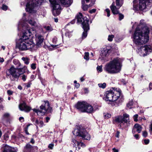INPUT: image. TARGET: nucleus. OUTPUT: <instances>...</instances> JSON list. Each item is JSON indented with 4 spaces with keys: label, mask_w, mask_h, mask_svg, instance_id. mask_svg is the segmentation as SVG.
Returning a JSON list of instances; mask_svg holds the SVG:
<instances>
[{
    "label": "nucleus",
    "mask_w": 152,
    "mask_h": 152,
    "mask_svg": "<svg viewBox=\"0 0 152 152\" xmlns=\"http://www.w3.org/2000/svg\"><path fill=\"white\" fill-rule=\"evenodd\" d=\"M134 128L136 129V131L138 133H140L142 129V127L140 125L136 124H135L134 126Z\"/></svg>",
    "instance_id": "5701e85b"
},
{
    "label": "nucleus",
    "mask_w": 152,
    "mask_h": 152,
    "mask_svg": "<svg viewBox=\"0 0 152 152\" xmlns=\"http://www.w3.org/2000/svg\"><path fill=\"white\" fill-rule=\"evenodd\" d=\"M44 28L47 31H51L52 30L51 28L49 26H45Z\"/></svg>",
    "instance_id": "a19ab883"
},
{
    "label": "nucleus",
    "mask_w": 152,
    "mask_h": 152,
    "mask_svg": "<svg viewBox=\"0 0 152 152\" xmlns=\"http://www.w3.org/2000/svg\"><path fill=\"white\" fill-rule=\"evenodd\" d=\"M97 69L99 72H101L102 71V66H98L97 67Z\"/></svg>",
    "instance_id": "79ce46f5"
},
{
    "label": "nucleus",
    "mask_w": 152,
    "mask_h": 152,
    "mask_svg": "<svg viewBox=\"0 0 152 152\" xmlns=\"http://www.w3.org/2000/svg\"><path fill=\"white\" fill-rule=\"evenodd\" d=\"M149 88L150 90L152 89V83H150L149 85Z\"/></svg>",
    "instance_id": "680f3d73"
},
{
    "label": "nucleus",
    "mask_w": 152,
    "mask_h": 152,
    "mask_svg": "<svg viewBox=\"0 0 152 152\" xmlns=\"http://www.w3.org/2000/svg\"><path fill=\"white\" fill-rule=\"evenodd\" d=\"M26 76L25 75H23L22 76V79L23 81H25L26 80Z\"/></svg>",
    "instance_id": "6e6d98bb"
},
{
    "label": "nucleus",
    "mask_w": 152,
    "mask_h": 152,
    "mask_svg": "<svg viewBox=\"0 0 152 152\" xmlns=\"http://www.w3.org/2000/svg\"><path fill=\"white\" fill-rule=\"evenodd\" d=\"M133 102L132 100H131L127 104V106L129 108H131L130 106L133 104Z\"/></svg>",
    "instance_id": "c756f323"
},
{
    "label": "nucleus",
    "mask_w": 152,
    "mask_h": 152,
    "mask_svg": "<svg viewBox=\"0 0 152 152\" xmlns=\"http://www.w3.org/2000/svg\"><path fill=\"white\" fill-rule=\"evenodd\" d=\"M72 133L75 136L81 137L84 140H89L90 139L88 134L85 129L79 130L78 129H76Z\"/></svg>",
    "instance_id": "0eeeda50"
},
{
    "label": "nucleus",
    "mask_w": 152,
    "mask_h": 152,
    "mask_svg": "<svg viewBox=\"0 0 152 152\" xmlns=\"http://www.w3.org/2000/svg\"><path fill=\"white\" fill-rule=\"evenodd\" d=\"M111 10L113 14H117L119 13L118 8L115 6L114 3H113L110 7Z\"/></svg>",
    "instance_id": "412c9836"
},
{
    "label": "nucleus",
    "mask_w": 152,
    "mask_h": 152,
    "mask_svg": "<svg viewBox=\"0 0 152 152\" xmlns=\"http://www.w3.org/2000/svg\"><path fill=\"white\" fill-rule=\"evenodd\" d=\"M2 9L4 10H6L8 9V7L7 6L3 4L1 7Z\"/></svg>",
    "instance_id": "ea45409f"
},
{
    "label": "nucleus",
    "mask_w": 152,
    "mask_h": 152,
    "mask_svg": "<svg viewBox=\"0 0 152 152\" xmlns=\"http://www.w3.org/2000/svg\"><path fill=\"white\" fill-rule=\"evenodd\" d=\"M86 106L85 108V110L84 112H87L91 113L93 112L94 110L93 107L90 104L87 103V105Z\"/></svg>",
    "instance_id": "4be33fe9"
},
{
    "label": "nucleus",
    "mask_w": 152,
    "mask_h": 152,
    "mask_svg": "<svg viewBox=\"0 0 152 152\" xmlns=\"http://www.w3.org/2000/svg\"><path fill=\"white\" fill-rule=\"evenodd\" d=\"M31 68L32 69H36V68L35 64H32L31 65Z\"/></svg>",
    "instance_id": "3c124183"
},
{
    "label": "nucleus",
    "mask_w": 152,
    "mask_h": 152,
    "mask_svg": "<svg viewBox=\"0 0 152 152\" xmlns=\"http://www.w3.org/2000/svg\"><path fill=\"white\" fill-rule=\"evenodd\" d=\"M1 151L2 152H17V149L6 145L2 147Z\"/></svg>",
    "instance_id": "ddd939ff"
},
{
    "label": "nucleus",
    "mask_w": 152,
    "mask_h": 152,
    "mask_svg": "<svg viewBox=\"0 0 152 152\" xmlns=\"http://www.w3.org/2000/svg\"><path fill=\"white\" fill-rule=\"evenodd\" d=\"M61 4L65 6L66 7H68L70 6L72 3V0H59Z\"/></svg>",
    "instance_id": "aec40b11"
},
{
    "label": "nucleus",
    "mask_w": 152,
    "mask_h": 152,
    "mask_svg": "<svg viewBox=\"0 0 152 152\" xmlns=\"http://www.w3.org/2000/svg\"><path fill=\"white\" fill-rule=\"evenodd\" d=\"M105 96L104 98L106 101H115L117 100L121 95V92L120 91L113 90L107 91L104 95Z\"/></svg>",
    "instance_id": "39448f33"
},
{
    "label": "nucleus",
    "mask_w": 152,
    "mask_h": 152,
    "mask_svg": "<svg viewBox=\"0 0 152 152\" xmlns=\"http://www.w3.org/2000/svg\"><path fill=\"white\" fill-rule=\"evenodd\" d=\"M50 118L49 117H47L46 118V120L47 122H48V121L50 120Z\"/></svg>",
    "instance_id": "338daca9"
},
{
    "label": "nucleus",
    "mask_w": 152,
    "mask_h": 152,
    "mask_svg": "<svg viewBox=\"0 0 152 152\" xmlns=\"http://www.w3.org/2000/svg\"><path fill=\"white\" fill-rule=\"evenodd\" d=\"M24 119V118L22 117H20L19 118V120L21 122H23V121L24 120H23Z\"/></svg>",
    "instance_id": "13d9d810"
},
{
    "label": "nucleus",
    "mask_w": 152,
    "mask_h": 152,
    "mask_svg": "<svg viewBox=\"0 0 152 152\" xmlns=\"http://www.w3.org/2000/svg\"><path fill=\"white\" fill-rule=\"evenodd\" d=\"M38 4L37 1L36 0H33L27 3L26 5V10L27 11L31 13L34 7Z\"/></svg>",
    "instance_id": "9d476101"
},
{
    "label": "nucleus",
    "mask_w": 152,
    "mask_h": 152,
    "mask_svg": "<svg viewBox=\"0 0 152 152\" xmlns=\"http://www.w3.org/2000/svg\"><path fill=\"white\" fill-rule=\"evenodd\" d=\"M85 55L84 56V58L86 60L89 59V53L87 52H86L85 53Z\"/></svg>",
    "instance_id": "c9c22d12"
},
{
    "label": "nucleus",
    "mask_w": 152,
    "mask_h": 152,
    "mask_svg": "<svg viewBox=\"0 0 152 152\" xmlns=\"http://www.w3.org/2000/svg\"><path fill=\"white\" fill-rule=\"evenodd\" d=\"M143 141L145 145H147L149 143V140L148 139H145Z\"/></svg>",
    "instance_id": "09e8293b"
},
{
    "label": "nucleus",
    "mask_w": 152,
    "mask_h": 152,
    "mask_svg": "<svg viewBox=\"0 0 152 152\" xmlns=\"http://www.w3.org/2000/svg\"><path fill=\"white\" fill-rule=\"evenodd\" d=\"M19 107L21 110L23 111L26 112H29L31 109V108L27 106L24 102H23V103H20L19 105Z\"/></svg>",
    "instance_id": "4468645a"
},
{
    "label": "nucleus",
    "mask_w": 152,
    "mask_h": 152,
    "mask_svg": "<svg viewBox=\"0 0 152 152\" xmlns=\"http://www.w3.org/2000/svg\"><path fill=\"white\" fill-rule=\"evenodd\" d=\"M141 49L142 51H144L146 54H148V51L151 52L152 51L151 47L150 45H146L142 47Z\"/></svg>",
    "instance_id": "6ab92c4d"
},
{
    "label": "nucleus",
    "mask_w": 152,
    "mask_h": 152,
    "mask_svg": "<svg viewBox=\"0 0 152 152\" xmlns=\"http://www.w3.org/2000/svg\"><path fill=\"white\" fill-rule=\"evenodd\" d=\"M75 87L78 88L80 86V84L79 83H76L75 86Z\"/></svg>",
    "instance_id": "e2e57ef3"
},
{
    "label": "nucleus",
    "mask_w": 152,
    "mask_h": 152,
    "mask_svg": "<svg viewBox=\"0 0 152 152\" xmlns=\"http://www.w3.org/2000/svg\"><path fill=\"white\" fill-rule=\"evenodd\" d=\"M77 22L80 23L82 25L84 32L82 34V38H85L87 36V32L90 29L89 24V20L86 17H83L82 14L79 13L76 16Z\"/></svg>",
    "instance_id": "20e7f679"
},
{
    "label": "nucleus",
    "mask_w": 152,
    "mask_h": 152,
    "mask_svg": "<svg viewBox=\"0 0 152 152\" xmlns=\"http://www.w3.org/2000/svg\"><path fill=\"white\" fill-rule=\"evenodd\" d=\"M105 118H110L111 117V115L110 114H107L104 115Z\"/></svg>",
    "instance_id": "864d4df0"
},
{
    "label": "nucleus",
    "mask_w": 152,
    "mask_h": 152,
    "mask_svg": "<svg viewBox=\"0 0 152 152\" xmlns=\"http://www.w3.org/2000/svg\"><path fill=\"white\" fill-rule=\"evenodd\" d=\"M49 1L51 4L53 5V9L61 10L60 5L57 2L56 0H49Z\"/></svg>",
    "instance_id": "f3484780"
},
{
    "label": "nucleus",
    "mask_w": 152,
    "mask_h": 152,
    "mask_svg": "<svg viewBox=\"0 0 152 152\" xmlns=\"http://www.w3.org/2000/svg\"><path fill=\"white\" fill-rule=\"evenodd\" d=\"M29 126V125H27V128H25V132L26 133V134H29L28 132V131H27V128H28V127Z\"/></svg>",
    "instance_id": "4d7b16f0"
},
{
    "label": "nucleus",
    "mask_w": 152,
    "mask_h": 152,
    "mask_svg": "<svg viewBox=\"0 0 152 152\" xmlns=\"http://www.w3.org/2000/svg\"><path fill=\"white\" fill-rule=\"evenodd\" d=\"M77 145L78 146V148L79 149L80 148V146L84 147H85V145L83 143L79 142H78Z\"/></svg>",
    "instance_id": "72a5a7b5"
},
{
    "label": "nucleus",
    "mask_w": 152,
    "mask_h": 152,
    "mask_svg": "<svg viewBox=\"0 0 152 152\" xmlns=\"http://www.w3.org/2000/svg\"><path fill=\"white\" fill-rule=\"evenodd\" d=\"M17 69V68L12 67L9 70L10 73L14 78H18L19 77V74H18Z\"/></svg>",
    "instance_id": "dca6fc26"
},
{
    "label": "nucleus",
    "mask_w": 152,
    "mask_h": 152,
    "mask_svg": "<svg viewBox=\"0 0 152 152\" xmlns=\"http://www.w3.org/2000/svg\"><path fill=\"white\" fill-rule=\"evenodd\" d=\"M121 66L120 59L116 58L107 63L105 66L104 69L108 73L115 74L120 71Z\"/></svg>",
    "instance_id": "7ed1b4c3"
},
{
    "label": "nucleus",
    "mask_w": 152,
    "mask_h": 152,
    "mask_svg": "<svg viewBox=\"0 0 152 152\" xmlns=\"http://www.w3.org/2000/svg\"><path fill=\"white\" fill-rule=\"evenodd\" d=\"M129 115L126 114H124L123 116L121 115L116 116L114 118L113 123L114 122L116 123H120V124L123 123V122L127 123L129 120Z\"/></svg>",
    "instance_id": "1a4fd4ad"
},
{
    "label": "nucleus",
    "mask_w": 152,
    "mask_h": 152,
    "mask_svg": "<svg viewBox=\"0 0 152 152\" xmlns=\"http://www.w3.org/2000/svg\"><path fill=\"white\" fill-rule=\"evenodd\" d=\"M22 59L24 62L25 64H28L29 63V59L27 58L22 57Z\"/></svg>",
    "instance_id": "c85d7f7f"
},
{
    "label": "nucleus",
    "mask_w": 152,
    "mask_h": 152,
    "mask_svg": "<svg viewBox=\"0 0 152 152\" xmlns=\"http://www.w3.org/2000/svg\"><path fill=\"white\" fill-rule=\"evenodd\" d=\"M138 115L137 114L135 115L134 116V121H137L138 120L137 118H138Z\"/></svg>",
    "instance_id": "de8ad7c7"
},
{
    "label": "nucleus",
    "mask_w": 152,
    "mask_h": 152,
    "mask_svg": "<svg viewBox=\"0 0 152 152\" xmlns=\"http://www.w3.org/2000/svg\"><path fill=\"white\" fill-rule=\"evenodd\" d=\"M149 29L147 27H144L142 31L137 27L133 35L134 42L137 45L146 43L149 40Z\"/></svg>",
    "instance_id": "f257e3e1"
},
{
    "label": "nucleus",
    "mask_w": 152,
    "mask_h": 152,
    "mask_svg": "<svg viewBox=\"0 0 152 152\" xmlns=\"http://www.w3.org/2000/svg\"><path fill=\"white\" fill-rule=\"evenodd\" d=\"M152 5V0H139V9L140 10L149 9Z\"/></svg>",
    "instance_id": "6e6552de"
},
{
    "label": "nucleus",
    "mask_w": 152,
    "mask_h": 152,
    "mask_svg": "<svg viewBox=\"0 0 152 152\" xmlns=\"http://www.w3.org/2000/svg\"><path fill=\"white\" fill-rule=\"evenodd\" d=\"M72 142L74 143V147H75L76 148V150L77 149V147H76V146H77L78 143L79 142L77 141L76 140H75V139H72Z\"/></svg>",
    "instance_id": "f704fd0d"
},
{
    "label": "nucleus",
    "mask_w": 152,
    "mask_h": 152,
    "mask_svg": "<svg viewBox=\"0 0 152 152\" xmlns=\"http://www.w3.org/2000/svg\"><path fill=\"white\" fill-rule=\"evenodd\" d=\"M30 142L32 143L33 144H34V143L35 142V141H34V139H33V138H31V140L30 141Z\"/></svg>",
    "instance_id": "052dcab7"
},
{
    "label": "nucleus",
    "mask_w": 152,
    "mask_h": 152,
    "mask_svg": "<svg viewBox=\"0 0 152 152\" xmlns=\"http://www.w3.org/2000/svg\"><path fill=\"white\" fill-rule=\"evenodd\" d=\"M36 45L37 46L39 47L41 45L43 41L44 38L42 36L39 35H35Z\"/></svg>",
    "instance_id": "2eb2a0df"
},
{
    "label": "nucleus",
    "mask_w": 152,
    "mask_h": 152,
    "mask_svg": "<svg viewBox=\"0 0 152 152\" xmlns=\"http://www.w3.org/2000/svg\"><path fill=\"white\" fill-rule=\"evenodd\" d=\"M118 14L119 15V20H121L124 18V16L123 15L119 12Z\"/></svg>",
    "instance_id": "e433bc0d"
},
{
    "label": "nucleus",
    "mask_w": 152,
    "mask_h": 152,
    "mask_svg": "<svg viewBox=\"0 0 152 152\" xmlns=\"http://www.w3.org/2000/svg\"><path fill=\"white\" fill-rule=\"evenodd\" d=\"M119 134L120 132L118 131H117L115 136L117 137H119Z\"/></svg>",
    "instance_id": "bf43d9fd"
},
{
    "label": "nucleus",
    "mask_w": 152,
    "mask_h": 152,
    "mask_svg": "<svg viewBox=\"0 0 152 152\" xmlns=\"http://www.w3.org/2000/svg\"><path fill=\"white\" fill-rule=\"evenodd\" d=\"M113 150L114 152H118V150L116 149L115 148H114L113 149Z\"/></svg>",
    "instance_id": "0e129e2a"
},
{
    "label": "nucleus",
    "mask_w": 152,
    "mask_h": 152,
    "mask_svg": "<svg viewBox=\"0 0 152 152\" xmlns=\"http://www.w3.org/2000/svg\"><path fill=\"white\" fill-rule=\"evenodd\" d=\"M28 33L29 34V36L30 33L28 30L23 33L21 38L17 43V47L21 50H28L32 48L34 46V44L29 39Z\"/></svg>",
    "instance_id": "f03ea898"
},
{
    "label": "nucleus",
    "mask_w": 152,
    "mask_h": 152,
    "mask_svg": "<svg viewBox=\"0 0 152 152\" xmlns=\"http://www.w3.org/2000/svg\"><path fill=\"white\" fill-rule=\"evenodd\" d=\"M86 105H87V103L85 102H78L75 105V107L79 111L84 112Z\"/></svg>",
    "instance_id": "f8f14e48"
},
{
    "label": "nucleus",
    "mask_w": 152,
    "mask_h": 152,
    "mask_svg": "<svg viewBox=\"0 0 152 152\" xmlns=\"http://www.w3.org/2000/svg\"><path fill=\"white\" fill-rule=\"evenodd\" d=\"M56 38H54L53 39V43H56Z\"/></svg>",
    "instance_id": "774afa93"
},
{
    "label": "nucleus",
    "mask_w": 152,
    "mask_h": 152,
    "mask_svg": "<svg viewBox=\"0 0 152 152\" xmlns=\"http://www.w3.org/2000/svg\"><path fill=\"white\" fill-rule=\"evenodd\" d=\"M60 10L58 9H53V13L54 16L58 15L60 13Z\"/></svg>",
    "instance_id": "a878e982"
},
{
    "label": "nucleus",
    "mask_w": 152,
    "mask_h": 152,
    "mask_svg": "<svg viewBox=\"0 0 152 152\" xmlns=\"http://www.w3.org/2000/svg\"><path fill=\"white\" fill-rule=\"evenodd\" d=\"M123 0H116V5L119 8L121 7L123 4Z\"/></svg>",
    "instance_id": "b1692460"
},
{
    "label": "nucleus",
    "mask_w": 152,
    "mask_h": 152,
    "mask_svg": "<svg viewBox=\"0 0 152 152\" xmlns=\"http://www.w3.org/2000/svg\"><path fill=\"white\" fill-rule=\"evenodd\" d=\"M29 23L32 26H34L35 24H36V22L33 19H31L29 20Z\"/></svg>",
    "instance_id": "473e14b6"
},
{
    "label": "nucleus",
    "mask_w": 152,
    "mask_h": 152,
    "mask_svg": "<svg viewBox=\"0 0 152 152\" xmlns=\"http://www.w3.org/2000/svg\"><path fill=\"white\" fill-rule=\"evenodd\" d=\"M34 148L33 146L31 145L29 143H27L24 147L23 152H32Z\"/></svg>",
    "instance_id": "a211bd4d"
},
{
    "label": "nucleus",
    "mask_w": 152,
    "mask_h": 152,
    "mask_svg": "<svg viewBox=\"0 0 152 152\" xmlns=\"http://www.w3.org/2000/svg\"><path fill=\"white\" fill-rule=\"evenodd\" d=\"M39 124H40L39 126L42 127L44 125V123L42 121H40L39 122Z\"/></svg>",
    "instance_id": "8fccbe9b"
},
{
    "label": "nucleus",
    "mask_w": 152,
    "mask_h": 152,
    "mask_svg": "<svg viewBox=\"0 0 152 152\" xmlns=\"http://www.w3.org/2000/svg\"><path fill=\"white\" fill-rule=\"evenodd\" d=\"M39 122L38 119H36L35 122L34 123V124L36 125V126L37 127V125H38L39 124Z\"/></svg>",
    "instance_id": "37998d69"
},
{
    "label": "nucleus",
    "mask_w": 152,
    "mask_h": 152,
    "mask_svg": "<svg viewBox=\"0 0 152 152\" xmlns=\"http://www.w3.org/2000/svg\"><path fill=\"white\" fill-rule=\"evenodd\" d=\"M98 86L99 87L101 88H104L106 86V84L105 83H99L98 84Z\"/></svg>",
    "instance_id": "7c9ffc66"
},
{
    "label": "nucleus",
    "mask_w": 152,
    "mask_h": 152,
    "mask_svg": "<svg viewBox=\"0 0 152 152\" xmlns=\"http://www.w3.org/2000/svg\"><path fill=\"white\" fill-rule=\"evenodd\" d=\"M110 52V48L107 46L103 48L100 54L102 59L104 60L105 57L107 56Z\"/></svg>",
    "instance_id": "9b49d317"
},
{
    "label": "nucleus",
    "mask_w": 152,
    "mask_h": 152,
    "mask_svg": "<svg viewBox=\"0 0 152 152\" xmlns=\"http://www.w3.org/2000/svg\"><path fill=\"white\" fill-rule=\"evenodd\" d=\"M17 70L18 71V74H19V77L20 75L22 74L25 72L23 68H17Z\"/></svg>",
    "instance_id": "bb28decb"
},
{
    "label": "nucleus",
    "mask_w": 152,
    "mask_h": 152,
    "mask_svg": "<svg viewBox=\"0 0 152 152\" xmlns=\"http://www.w3.org/2000/svg\"><path fill=\"white\" fill-rule=\"evenodd\" d=\"M148 135V133L146 131H144L142 132V136L144 137H146Z\"/></svg>",
    "instance_id": "c03bdc74"
},
{
    "label": "nucleus",
    "mask_w": 152,
    "mask_h": 152,
    "mask_svg": "<svg viewBox=\"0 0 152 152\" xmlns=\"http://www.w3.org/2000/svg\"><path fill=\"white\" fill-rule=\"evenodd\" d=\"M44 103L40 107V109H34L33 110L38 115L41 114L43 115L47 113H51L52 111V108L49 106V103L48 101L44 102Z\"/></svg>",
    "instance_id": "423d86ee"
},
{
    "label": "nucleus",
    "mask_w": 152,
    "mask_h": 152,
    "mask_svg": "<svg viewBox=\"0 0 152 152\" xmlns=\"http://www.w3.org/2000/svg\"><path fill=\"white\" fill-rule=\"evenodd\" d=\"M53 146H54L53 144H50L48 146V147L50 149H52Z\"/></svg>",
    "instance_id": "603ef678"
},
{
    "label": "nucleus",
    "mask_w": 152,
    "mask_h": 152,
    "mask_svg": "<svg viewBox=\"0 0 152 152\" xmlns=\"http://www.w3.org/2000/svg\"><path fill=\"white\" fill-rule=\"evenodd\" d=\"M7 93L9 95H11L13 94V92L10 90H8L7 91Z\"/></svg>",
    "instance_id": "a18cd8bd"
},
{
    "label": "nucleus",
    "mask_w": 152,
    "mask_h": 152,
    "mask_svg": "<svg viewBox=\"0 0 152 152\" xmlns=\"http://www.w3.org/2000/svg\"><path fill=\"white\" fill-rule=\"evenodd\" d=\"M137 1L136 0H134L133 1V3H134L133 6V10H140L139 9V7H138V6L137 5L134 4H135Z\"/></svg>",
    "instance_id": "cd10ccee"
},
{
    "label": "nucleus",
    "mask_w": 152,
    "mask_h": 152,
    "mask_svg": "<svg viewBox=\"0 0 152 152\" xmlns=\"http://www.w3.org/2000/svg\"><path fill=\"white\" fill-rule=\"evenodd\" d=\"M84 0H82V8L84 11H86L87 10L88 7L87 5L84 4Z\"/></svg>",
    "instance_id": "393cba45"
},
{
    "label": "nucleus",
    "mask_w": 152,
    "mask_h": 152,
    "mask_svg": "<svg viewBox=\"0 0 152 152\" xmlns=\"http://www.w3.org/2000/svg\"><path fill=\"white\" fill-rule=\"evenodd\" d=\"M10 115L8 113H6L4 114L3 116V120H4V119L5 118H8L9 117Z\"/></svg>",
    "instance_id": "2f4dec72"
},
{
    "label": "nucleus",
    "mask_w": 152,
    "mask_h": 152,
    "mask_svg": "<svg viewBox=\"0 0 152 152\" xmlns=\"http://www.w3.org/2000/svg\"><path fill=\"white\" fill-rule=\"evenodd\" d=\"M13 62L15 65H18V66H20V64L18 61V60L16 59H14L13 60Z\"/></svg>",
    "instance_id": "4c0bfd02"
},
{
    "label": "nucleus",
    "mask_w": 152,
    "mask_h": 152,
    "mask_svg": "<svg viewBox=\"0 0 152 152\" xmlns=\"http://www.w3.org/2000/svg\"><path fill=\"white\" fill-rule=\"evenodd\" d=\"M96 11V10L95 9H93L91 10H90V13H92L95 12Z\"/></svg>",
    "instance_id": "5fc2aeb1"
},
{
    "label": "nucleus",
    "mask_w": 152,
    "mask_h": 152,
    "mask_svg": "<svg viewBox=\"0 0 152 152\" xmlns=\"http://www.w3.org/2000/svg\"><path fill=\"white\" fill-rule=\"evenodd\" d=\"M105 11L107 12V16L109 17L110 16V10L108 9H107L105 10Z\"/></svg>",
    "instance_id": "49530a36"
},
{
    "label": "nucleus",
    "mask_w": 152,
    "mask_h": 152,
    "mask_svg": "<svg viewBox=\"0 0 152 152\" xmlns=\"http://www.w3.org/2000/svg\"><path fill=\"white\" fill-rule=\"evenodd\" d=\"M114 37V35H109L108 38V40L110 41H112L113 40V39Z\"/></svg>",
    "instance_id": "58836bf2"
},
{
    "label": "nucleus",
    "mask_w": 152,
    "mask_h": 152,
    "mask_svg": "<svg viewBox=\"0 0 152 152\" xmlns=\"http://www.w3.org/2000/svg\"><path fill=\"white\" fill-rule=\"evenodd\" d=\"M31 84V83L29 82L28 83L27 85L26 86L27 87V88L30 87Z\"/></svg>",
    "instance_id": "69168bd1"
}]
</instances>
